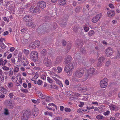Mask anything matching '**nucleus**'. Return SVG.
I'll return each mask as SVG.
<instances>
[{
  "label": "nucleus",
  "instance_id": "f257e3e1",
  "mask_svg": "<svg viewBox=\"0 0 120 120\" xmlns=\"http://www.w3.org/2000/svg\"><path fill=\"white\" fill-rule=\"evenodd\" d=\"M48 30V27H45L44 26L41 25L38 28L36 31L38 34L45 33Z\"/></svg>",
  "mask_w": 120,
  "mask_h": 120
},
{
  "label": "nucleus",
  "instance_id": "f03ea898",
  "mask_svg": "<svg viewBox=\"0 0 120 120\" xmlns=\"http://www.w3.org/2000/svg\"><path fill=\"white\" fill-rule=\"evenodd\" d=\"M38 53L35 51L32 52L30 54V57L31 59L34 62H36L38 60Z\"/></svg>",
  "mask_w": 120,
  "mask_h": 120
},
{
  "label": "nucleus",
  "instance_id": "7ed1b4c3",
  "mask_svg": "<svg viewBox=\"0 0 120 120\" xmlns=\"http://www.w3.org/2000/svg\"><path fill=\"white\" fill-rule=\"evenodd\" d=\"M30 11L34 13H38L41 11V9L36 6H31L30 8Z\"/></svg>",
  "mask_w": 120,
  "mask_h": 120
},
{
  "label": "nucleus",
  "instance_id": "20e7f679",
  "mask_svg": "<svg viewBox=\"0 0 120 120\" xmlns=\"http://www.w3.org/2000/svg\"><path fill=\"white\" fill-rule=\"evenodd\" d=\"M30 111H26L23 114L22 116L21 117V119L22 120H27L30 116Z\"/></svg>",
  "mask_w": 120,
  "mask_h": 120
},
{
  "label": "nucleus",
  "instance_id": "39448f33",
  "mask_svg": "<svg viewBox=\"0 0 120 120\" xmlns=\"http://www.w3.org/2000/svg\"><path fill=\"white\" fill-rule=\"evenodd\" d=\"M105 55L108 57L111 56L113 52V49L111 48L108 47L105 50Z\"/></svg>",
  "mask_w": 120,
  "mask_h": 120
},
{
  "label": "nucleus",
  "instance_id": "423d86ee",
  "mask_svg": "<svg viewBox=\"0 0 120 120\" xmlns=\"http://www.w3.org/2000/svg\"><path fill=\"white\" fill-rule=\"evenodd\" d=\"M43 63L46 66L49 67L52 65V62L50 60L48 59V57H47L45 58L43 61Z\"/></svg>",
  "mask_w": 120,
  "mask_h": 120
},
{
  "label": "nucleus",
  "instance_id": "0eeeda50",
  "mask_svg": "<svg viewBox=\"0 0 120 120\" xmlns=\"http://www.w3.org/2000/svg\"><path fill=\"white\" fill-rule=\"evenodd\" d=\"M84 73L83 70L81 68L78 69L76 71L75 75L78 78H80L82 76Z\"/></svg>",
  "mask_w": 120,
  "mask_h": 120
},
{
  "label": "nucleus",
  "instance_id": "6e6552de",
  "mask_svg": "<svg viewBox=\"0 0 120 120\" xmlns=\"http://www.w3.org/2000/svg\"><path fill=\"white\" fill-rule=\"evenodd\" d=\"M107 79L105 78L101 80L100 82V85L101 87L102 88H105L106 87L107 85Z\"/></svg>",
  "mask_w": 120,
  "mask_h": 120
},
{
  "label": "nucleus",
  "instance_id": "1a4fd4ad",
  "mask_svg": "<svg viewBox=\"0 0 120 120\" xmlns=\"http://www.w3.org/2000/svg\"><path fill=\"white\" fill-rule=\"evenodd\" d=\"M102 14L100 13L95 16L92 19V21L93 23H96L98 22L101 18Z\"/></svg>",
  "mask_w": 120,
  "mask_h": 120
},
{
  "label": "nucleus",
  "instance_id": "9d476101",
  "mask_svg": "<svg viewBox=\"0 0 120 120\" xmlns=\"http://www.w3.org/2000/svg\"><path fill=\"white\" fill-rule=\"evenodd\" d=\"M83 43L82 40L79 39L76 41L75 43L76 47L78 48H80L83 45Z\"/></svg>",
  "mask_w": 120,
  "mask_h": 120
},
{
  "label": "nucleus",
  "instance_id": "9b49d317",
  "mask_svg": "<svg viewBox=\"0 0 120 120\" xmlns=\"http://www.w3.org/2000/svg\"><path fill=\"white\" fill-rule=\"evenodd\" d=\"M73 69V67L72 64H69L67 65H66L64 69V70L65 71H67L70 70H72Z\"/></svg>",
  "mask_w": 120,
  "mask_h": 120
},
{
  "label": "nucleus",
  "instance_id": "f8f14e48",
  "mask_svg": "<svg viewBox=\"0 0 120 120\" xmlns=\"http://www.w3.org/2000/svg\"><path fill=\"white\" fill-rule=\"evenodd\" d=\"M38 6L40 8L42 9H44L46 7V3L44 1H39L38 3Z\"/></svg>",
  "mask_w": 120,
  "mask_h": 120
},
{
  "label": "nucleus",
  "instance_id": "ddd939ff",
  "mask_svg": "<svg viewBox=\"0 0 120 120\" xmlns=\"http://www.w3.org/2000/svg\"><path fill=\"white\" fill-rule=\"evenodd\" d=\"M5 103L6 105H9L11 108H13L14 106V104L12 103V101L11 99L7 100L5 101Z\"/></svg>",
  "mask_w": 120,
  "mask_h": 120
},
{
  "label": "nucleus",
  "instance_id": "4468645a",
  "mask_svg": "<svg viewBox=\"0 0 120 120\" xmlns=\"http://www.w3.org/2000/svg\"><path fill=\"white\" fill-rule=\"evenodd\" d=\"M32 17L31 16L29 15H27L24 16L23 18V20L24 21L29 22L31 20Z\"/></svg>",
  "mask_w": 120,
  "mask_h": 120
},
{
  "label": "nucleus",
  "instance_id": "2eb2a0df",
  "mask_svg": "<svg viewBox=\"0 0 120 120\" xmlns=\"http://www.w3.org/2000/svg\"><path fill=\"white\" fill-rule=\"evenodd\" d=\"M94 59L92 58L89 60L87 62H85L86 66L87 67L91 65L94 62Z\"/></svg>",
  "mask_w": 120,
  "mask_h": 120
},
{
  "label": "nucleus",
  "instance_id": "dca6fc26",
  "mask_svg": "<svg viewBox=\"0 0 120 120\" xmlns=\"http://www.w3.org/2000/svg\"><path fill=\"white\" fill-rule=\"evenodd\" d=\"M107 14L108 16L109 17H111L114 16L115 14V12L114 10H111L108 12Z\"/></svg>",
  "mask_w": 120,
  "mask_h": 120
},
{
  "label": "nucleus",
  "instance_id": "f3484780",
  "mask_svg": "<svg viewBox=\"0 0 120 120\" xmlns=\"http://www.w3.org/2000/svg\"><path fill=\"white\" fill-rule=\"evenodd\" d=\"M71 57L69 55L66 56L65 58V62L66 63L68 64L70 61Z\"/></svg>",
  "mask_w": 120,
  "mask_h": 120
},
{
  "label": "nucleus",
  "instance_id": "a211bd4d",
  "mask_svg": "<svg viewBox=\"0 0 120 120\" xmlns=\"http://www.w3.org/2000/svg\"><path fill=\"white\" fill-rule=\"evenodd\" d=\"M42 57H44V56H46L47 55V51L45 49H44L41 52Z\"/></svg>",
  "mask_w": 120,
  "mask_h": 120
},
{
  "label": "nucleus",
  "instance_id": "6ab92c4d",
  "mask_svg": "<svg viewBox=\"0 0 120 120\" xmlns=\"http://www.w3.org/2000/svg\"><path fill=\"white\" fill-rule=\"evenodd\" d=\"M38 109L35 108L33 110L32 112L33 113V116H37L38 113L39 111Z\"/></svg>",
  "mask_w": 120,
  "mask_h": 120
},
{
  "label": "nucleus",
  "instance_id": "aec40b11",
  "mask_svg": "<svg viewBox=\"0 0 120 120\" xmlns=\"http://www.w3.org/2000/svg\"><path fill=\"white\" fill-rule=\"evenodd\" d=\"M58 2L59 4L61 6L65 5L66 3L65 0H59Z\"/></svg>",
  "mask_w": 120,
  "mask_h": 120
},
{
  "label": "nucleus",
  "instance_id": "412c9836",
  "mask_svg": "<svg viewBox=\"0 0 120 120\" xmlns=\"http://www.w3.org/2000/svg\"><path fill=\"white\" fill-rule=\"evenodd\" d=\"M24 61L23 60H22V64L23 65L26 66L28 65V61L26 59L25 60L24 58Z\"/></svg>",
  "mask_w": 120,
  "mask_h": 120
},
{
  "label": "nucleus",
  "instance_id": "4be33fe9",
  "mask_svg": "<svg viewBox=\"0 0 120 120\" xmlns=\"http://www.w3.org/2000/svg\"><path fill=\"white\" fill-rule=\"evenodd\" d=\"M78 90L79 91H81L82 92H85L86 90V88L84 87H80L78 88Z\"/></svg>",
  "mask_w": 120,
  "mask_h": 120
},
{
  "label": "nucleus",
  "instance_id": "5701e85b",
  "mask_svg": "<svg viewBox=\"0 0 120 120\" xmlns=\"http://www.w3.org/2000/svg\"><path fill=\"white\" fill-rule=\"evenodd\" d=\"M95 71V70L94 68H90L88 71L89 73L93 74Z\"/></svg>",
  "mask_w": 120,
  "mask_h": 120
},
{
  "label": "nucleus",
  "instance_id": "b1692460",
  "mask_svg": "<svg viewBox=\"0 0 120 120\" xmlns=\"http://www.w3.org/2000/svg\"><path fill=\"white\" fill-rule=\"evenodd\" d=\"M63 59L62 57L61 56H59L57 58V61L58 63H60L63 60Z\"/></svg>",
  "mask_w": 120,
  "mask_h": 120
},
{
  "label": "nucleus",
  "instance_id": "393cba45",
  "mask_svg": "<svg viewBox=\"0 0 120 120\" xmlns=\"http://www.w3.org/2000/svg\"><path fill=\"white\" fill-rule=\"evenodd\" d=\"M51 19L50 17L49 16H46L43 19L44 21L45 22H48Z\"/></svg>",
  "mask_w": 120,
  "mask_h": 120
},
{
  "label": "nucleus",
  "instance_id": "a878e982",
  "mask_svg": "<svg viewBox=\"0 0 120 120\" xmlns=\"http://www.w3.org/2000/svg\"><path fill=\"white\" fill-rule=\"evenodd\" d=\"M71 43H69L68 44V45L67 46V53H68V52L69 51L70 49L71 48Z\"/></svg>",
  "mask_w": 120,
  "mask_h": 120
},
{
  "label": "nucleus",
  "instance_id": "bb28decb",
  "mask_svg": "<svg viewBox=\"0 0 120 120\" xmlns=\"http://www.w3.org/2000/svg\"><path fill=\"white\" fill-rule=\"evenodd\" d=\"M34 44L37 47H38L40 45V42L38 40L35 41Z\"/></svg>",
  "mask_w": 120,
  "mask_h": 120
},
{
  "label": "nucleus",
  "instance_id": "cd10ccee",
  "mask_svg": "<svg viewBox=\"0 0 120 120\" xmlns=\"http://www.w3.org/2000/svg\"><path fill=\"white\" fill-rule=\"evenodd\" d=\"M23 52L25 54L26 56H27L28 55L29 52V51L28 50L25 49L23 50Z\"/></svg>",
  "mask_w": 120,
  "mask_h": 120
},
{
  "label": "nucleus",
  "instance_id": "c85d7f7f",
  "mask_svg": "<svg viewBox=\"0 0 120 120\" xmlns=\"http://www.w3.org/2000/svg\"><path fill=\"white\" fill-rule=\"evenodd\" d=\"M79 29V27L77 26H75L73 28V30L74 31L76 32L78 31V30Z\"/></svg>",
  "mask_w": 120,
  "mask_h": 120
},
{
  "label": "nucleus",
  "instance_id": "c756f323",
  "mask_svg": "<svg viewBox=\"0 0 120 120\" xmlns=\"http://www.w3.org/2000/svg\"><path fill=\"white\" fill-rule=\"evenodd\" d=\"M94 34V31L93 30H91L88 32V35L89 36H91L92 35Z\"/></svg>",
  "mask_w": 120,
  "mask_h": 120
},
{
  "label": "nucleus",
  "instance_id": "7c9ffc66",
  "mask_svg": "<svg viewBox=\"0 0 120 120\" xmlns=\"http://www.w3.org/2000/svg\"><path fill=\"white\" fill-rule=\"evenodd\" d=\"M29 47L30 48H35L36 47V46L35 45L34 43H31L29 45Z\"/></svg>",
  "mask_w": 120,
  "mask_h": 120
},
{
  "label": "nucleus",
  "instance_id": "2f4dec72",
  "mask_svg": "<svg viewBox=\"0 0 120 120\" xmlns=\"http://www.w3.org/2000/svg\"><path fill=\"white\" fill-rule=\"evenodd\" d=\"M1 92H2V93L4 94H5L7 93V90L4 87L1 88Z\"/></svg>",
  "mask_w": 120,
  "mask_h": 120
},
{
  "label": "nucleus",
  "instance_id": "473e14b6",
  "mask_svg": "<svg viewBox=\"0 0 120 120\" xmlns=\"http://www.w3.org/2000/svg\"><path fill=\"white\" fill-rule=\"evenodd\" d=\"M96 118L98 119L101 120L104 119V117L100 115H98L96 116Z\"/></svg>",
  "mask_w": 120,
  "mask_h": 120
},
{
  "label": "nucleus",
  "instance_id": "72a5a7b5",
  "mask_svg": "<svg viewBox=\"0 0 120 120\" xmlns=\"http://www.w3.org/2000/svg\"><path fill=\"white\" fill-rule=\"evenodd\" d=\"M80 52L84 54L86 53V50L85 48H83L80 50Z\"/></svg>",
  "mask_w": 120,
  "mask_h": 120
},
{
  "label": "nucleus",
  "instance_id": "f704fd0d",
  "mask_svg": "<svg viewBox=\"0 0 120 120\" xmlns=\"http://www.w3.org/2000/svg\"><path fill=\"white\" fill-rule=\"evenodd\" d=\"M0 46L1 48L3 49H4L6 48L5 45L3 43H0Z\"/></svg>",
  "mask_w": 120,
  "mask_h": 120
},
{
  "label": "nucleus",
  "instance_id": "c9c22d12",
  "mask_svg": "<svg viewBox=\"0 0 120 120\" xmlns=\"http://www.w3.org/2000/svg\"><path fill=\"white\" fill-rule=\"evenodd\" d=\"M110 108L113 111L115 110L116 109V107L114 105H112L110 107Z\"/></svg>",
  "mask_w": 120,
  "mask_h": 120
},
{
  "label": "nucleus",
  "instance_id": "e433bc0d",
  "mask_svg": "<svg viewBox=\"0 0 120 120\" xmlns=\"http://www.w3.org/2000/svg\"><path fill=\"white\" fill-rule=\"evenodd\" d=\"M28 39H26L24 38L22 40V42L24 43V44H26L28 42Z\"/></svg>",
  "mask_w": 120,
  "mask_h": 120
},
{
  "label": "nucleus",
  "instance_id": "4c0bfd02",
  "mask_svg": "<svg viewBox=\"0 0 120 120\" xmlns=\"http://www.w3.org/2000/svg\"><path fill=\"white\" fill-rule=\"evenodd\" d=\"M105 58L103 56H102L99 58L98 59V61L102 62V61L105 60Z\"/></svg>",
  "mask_w": 120,
  "mask_h": 120
},
{
  "label": "nucleus",
  "instance_id": "58836bf2",
  "mask_svg": "<svg viewBox=\"0 0 120 120\" xmlns=\"http://www.w3.org/2000/svg\"><path fill=\"white\" fill-rule=\"evenodd\" d=\"M53 120H62V117L61 116H57Z\"/></svg>",
  "mask_w": 120,
  "mask_h": 120
},
{
  "label": "nucleus",
  "instance_id": "ea45409f",
  "mask_svg": "<svg viewBox=\"0 0 120 120\" xmlns=\"http://www.w3.org/2000/svg\"><path fill=\"white\" fill-rule=\"evenodd\" d=\"M75 11L76 13L79 12L80 11V8L79 6L76 7L75 10Z\"/></svg>",
  "mask_w": 120,
  "mask_h": 120
},
{
  "label": "nucleus",
  "instance_id": "a19ab883",
  "mask_svg": "<svg viewBox=\"0 0 120 120\" xmlns=\"http://www.w3.org/2000/svg\"><path fill=\"white\" fill-rule=\"evenodd\" d=\"M13 86V83L11 82H10L8 84V86L9 88L12 87Z\"/></svg>",
  "mask_w": 120,
  "mask_h": 120
},
{
  "label": "nucleus",
  "instance_id": "79ce46f5",
  "mask_svg": "<svg viewBox=\"0 0 120 120\" xmlns=\"http://www.w3.org/2000/svg\"><path fill=\"white\" fill-rule=\"evenodd\" d=\"M47 80L50 83H52L53 82V80L49 77H47Z\"/></svg>",
  "mask_w": 120,
  "mask_h": 120
},
{
  "label": "nucleus",
  "instance_id": "37998d69",
  "mask_svg": "<svg viewBox=\"0 0 120 120\" xmlns=\"http://www.w3.org/2000/svg\"><path fill=\"white\" fill-rule=\"evenodd\" d=\"M70 70V71H66L67 73V75L68 76H70L72 74V72Z\"/></svg>",
  "mask_w": 120,
  "mask_h": 120
},
{
  "label": "nucleus",
  "instance_id": "c03bdc74",
  "mask_svg": "<svg viewBox=\"0 0 120 120\" xmlns=\"http://www.w3.org/2000/svg\"><path fill=\"white\" fill-rule=\"evenodd\" d=\"M110 64V61L109 60H108L106 62L105 65L107 67L109 66Z\"/></svg>",
  "mask_w": 120,
  "mask_h": 120
},
{
  "label": "nucleus",
  "instance_id": "a18cd8bd",
  "mask_svg": "<svg viewBox=\"0 0 120 120\" xmlns=\"http://www.w3.org/2000/svg\"><path fill=\"white\" fill-rule=\"evenodd\" d=\"M8 73L10 77H11L13 75V71L11 70L9 71Z\"/></svg>",
  "mask_w": 120,
  "mask_h": 120
},
{
  "label": "nucleus",
  "instance_id": "49530a36",
  "mask_svg": "<svg viewBox=\"0 0 120 120\" xmlns=\"http://www.w3.org/2000/svg\"><path fill=\"white\" fill-rule=\"evenodd\" d=\"M19 68L18 67L15 68L14 69V71L15 72H17L19 71Z\"/></svg>",
  "mask_w": 120,
  "mask_h": 120
},
{
  "label": "nucleus",
  "instance_id": "de8ad7c7",
  "mask_svg": "<svg viewBox=\"0 0 120 120\" xmlns=\"http://www.w3.org/2000/svg\"><path fill=\"white\" fill-rule=\"evenodd\" d=\"M3 69L5 71H8L9 69V68L8 67H7L6 66H4L2 67Z\"/></svg>",
  "mask_w": 120,
  "mask_h": 120
},
{
  "label": "nucleus",
  "instance_id": "09e8293b",
  "mask_svg": "<svg viewBox=\"0 0 120 120\" xmlns=\"http://www.w3.org/2000/svg\"><path fill=\"white\" fill-rule=\"evenodd\" d=\"M84 29L85 32H87L89 30V27L85 26L84 27Z\"/></svg>",
  "mask_w": 120,
  "mask_h": 120
},
{
  "label": "nucleus",
  "instance_id": "8fccbe9b",
  "mask_svg": "<svg viewBox=\"0 0 120 120\" xmlns=\"http://www.w3.org/2000/svg\"><path fill=\"white\" fill-rule=\"evenodd\" d=\"M48 105H49V106H54L56 109H57V106L56 105H55L53 103H50L49 104H48Z\"/></svg>",
  "mask_w": 120,
  "mask_h": 120
},
{
  "label": "nucleus",
  "instance_id": "3c124183",
  "mask_svg": "<svg viewBox=\"0 0 120 120\" xmlns=\"http://www.w3.org/2000/svg\"><path fill=\"white\" fill-rule=\"evenodd\" d=\"M4 110L5 111L4 112V113L6 115H8L9 114L8 110L6 109H4Z\"/></svg>",
  "mask_w": 120,
  "mask_h": 120
},
{
  "label": "nucleus",
  "instance_id": "603ef678",
  "mask_svg": "<svg viewBox=\"0 0 120 120\" xmlns=\"http://www.w3.org/2000/svg\"><path fill=\"white\" fill-rule=\"evenodd\" d=\"M109 111H107L104 112L103 114L105 116L106 115H109Z\"/></svg>",
  "mask_w": 120,
  "mask_h": 120
},
{
  "label": "nucleus",
  "instance_id": "864d4df0",
  "mask_svg": "<svg viewBox=\"0 0 120 120\" xmlns=\"http://www.w3.org/2000/svg\"><path fill=\"white\" fill-rule=\"evenodd\" d=\"M50 87L51 88H53L54 89H58V87L57 86L55 85H50Z\"/></svg>",
  "mask_w": 120,
  "mask_h": 120
},
{
  "label": "nucleus",
  "instance_id": "5fc2aeb1",
  "mask_svg": "<svg viewBox=\"0 0 120 120\" xmlns=\"http://www.w3.org/2000/svg\"><path fill=\"white\" fill-rule=\"evenodd\" d=\"M27 30V29L26 28H24L21 29V31L22 33H25Z\"/></svg>",
  "mask_w": 120,
  "mask_h": 120
},
{
  "label": "nucleus",
  "instance_id": "6e6d98bb",
  "mask_svg": "<svg viewBox=\"0 0 120 120\" xmlns=\"http://www.w3.org/2000/svg\"><path fill=\"white\" fill-rule=\"evenodd\" d=\"M42 81L40 79L38 80L37 81V84L39 85H41L42 84Z\"/></svg>",
  "mask_w": 120,
  "mask_h": 120
},
{
  "label": "nucleus",
  "instance_id": "4d7b16f0",
  "mask_svg": "<svg viewBox=\"0 0 120 120\" xmlns=\"http://www.w3.org/2000/svg\"><path fill=\"white\" fill-rule=\"evenodd\" d=\"M21 91L25 93H27L28 92L27 90L24 89H22L21 90Z\"/></svg>",
  "mask_w": 120,
  "mask_h": 120
},
{
  "label": "nucleus",
  "instance_id": "13d9d810",
  "mask_svg": "<svg viewBox=\"0 0 120 120\" xmlns=\"http://www.w3.org/2000/svg\"><path fill=\"white\" fill-rule=\"evenodd\" d=\"M0 79L1 81L3 82L4 81V77L3 75H1L0 76Z\"/></svg>",
  "mask_w": 120,
  "mask_h": 120
},
{
  "label": "nucleus",
  "instance_id": "bf43d9fd",
  "mask_svg": "<svg viewBox=\"0 0 120 120\" xmlns=\"http://www.w3.org/2000/svg\"><path fill=\"white\" fill-rule=\"evenodd\" d=\"M82 109H78L77 110V112L79 113H83V112L82 111Z\"/></svg>",
  "mask_w": 120,
  "mask_h": 120
},
{
  "label": "nucleus",
  "instance_id": "052dcab7",
  "mask_svg": "<svg viewBox=\"0 0 120 120\" xmlns=\"http://www.w3.org/2000/svg\"><path fill=\"white\" fill-rule=\"evenodd\" d=\"M56 83L59 85L61 87H62L63 86L62 83L59 80V82H57Z\"/></svg>",
  "mask_w": 120,
  "mask_h": 120
},
{
  "label": "nucleus",
  "instance_id": "680f3d73",
  "mask_svg": "<svg viewBox=\"0 0 120 120\" xmlns=\"http://www.w3.org/2000/svg\"><path fill=\"white\" fill-rule=\"evenodd\" d=\"M65 112H70L71 111V109L69 108H65L64 109Z\"/></svg>",
  "mask_w": 120,
  "mask_h": 120
},
{
  "label": "nucleus",
  "instance_id": "e2e57ef3",
  "mask_svg": "<svg viewBox=\"0 0 120 120\" xmlns=\"http://www.w3.org/2000/svg\"><path fill=\"white\" fill-rule=\"evenodd\" d=\"M102 62L98 61L97 63V65L98 67H101L102 65Z\"/></svg>",
  "mask_w": 120,
  "mask_h": 120
},
{
  "label": "nucleus",
  "instance_id": "0e129e2a",
  "mask_svg": "<svg viewBox=\"0 0 120 120\" xmlns=\"http://www.w3.org/2000/svg\"><path fill=\"white\" fill-rule=\"evenodd\" d=\"M80 104L79 105V107H83V105H84V103L83 102H80Z\"/></svg>",
  "mask_w": 120,
  "mask_h": 120
},
{
  "label": "nucleus",
  "instance_id": "69168bd1",
  "mask_svg": "<svg viewBox=\"0 0 120 120\" xmlns=\"http://www.w3.org/2000/svg\"><path fill=\"white\" fill-rule=\"evenodd\" d=\"M36 25L34 23H33L32 22H31V26H30L33 28L36 26Z\"/></svg>",
  "mask_w": 120,
  "mask_h": 120
},
{
  "label": "nucleus",
  "instance_id": "338daca9",
  "mask_svg": "<svg viewBox=\"0 0 120 120\" xmlns=\"http://www.w3.org/2000/svg\"><path fill=\"white\" fill-rule=\"evenodd\" d=\"M58 70V72L60 73L62 71V69L60 67H58L57 68Z\"/></svg>",
  "mask_w": 120,
  "mask_h": 120
},
{
  "label": "nucleus",
  "instance_id": "774afa93",
  "mask_svg": "<svg viewBox=\"0 0 120 120\" xmlns=\"http://www.w3.org/2000/svg\"><path fill=\"white\" fill-rule=\"evenodd\" d=\"M109 7L111 8H114V6L111 4H109Z\"/></svg>",
  "mask_w": 120,
  "mask_h": 120
}]
</instances>
